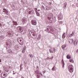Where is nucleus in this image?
Wrapping results in <instances>:
<instances>
[{
	"label": "nucleus",
	"instance_id": "obj_1",
	"mask_svg": "<svg viewBox=\"0 0 78 78\" xmlns=\"http://www.w3.org/2000/svg\"><path fill=\"white\" fill-rule=\"evenodd\" d=\"M44 31H49V33H51V34H53V33H54V30L51 27H50L49 30V29L48 28H47V29L45 30Z\"/></svg>",
	"mask_w": 78,
	"mask_h": 78
},
{
	"label": "nucleus",
	"instance_id": "obj_2",
	"mask_svg": "<svg viewBox=\"0 0 78 78\" xmlns=\"http://www.w3.org/2000/svg\"><path fill=\"white\" fill-rule=\"evenodd\" d=\"M16 30L20 33H22L23 31V28L20 26H18L16 28Z\"/></svg>",
	"mask_w": 78,
	"mask_h": 78
},
{
	"label": "nucleus",
	"instance_id": "obj_3",
	"mask_svg": "<svg viewBox=\"0 0 78 78\" xmlns=\"http://www.w3.org/2000/svg\"><path fill=\"white\" fill-rule=\"evenodd\" d=\"M69 71L70 73H72L73 72V66L72 65H69Z\"/></svg>",
	"mask_w": 78,
	"mask_h": 78
},
{
	"label": "nucleus",
	"instance_id": "obj_4",
	"mask_svg": "<svg viewBox=\"0 0 78 78\" xmlns=\"http://www.w3.org/2000/svg\"><path fill=\"white\" fill-rule=\"evenodd\" d=\"M58 20H62L63 19V16L61 13H60L58 16Z\"/></svg>",
	"mask_w": 78,
	"mask_h": 78
},
{
	"label": "nucleus",
	"instance_id": "obj_5",
	"mask_svg": "<svg viewBox=\"0 0 78 78\" xmlns=\"http://www.w3.org/2000/svg\"><path fill=\"white\" fill-rule=\"evenodd\" d=\"M6 36H8V37H12V34H11L10 31H9L7 32Z\"/></svg>",
	"mask_w": 78,
	"mask_h": 78
},
{
	"label": "nucleus",
	"instance_id": "obj_6",
	"mask_svg": "<svg viewBox=\"0 0 78 78\" xmlns=\"http://www.w3.org/2000/svg\"><path fill=\"white\" fill-rule=\"evenodd\" d=\"M12 44V41L10 40H9L8 41L6 42V45H9V44Z\"/></svg>",
	"mask_w": 78,
	"mask_h": 78
},
{
	"label": "nucleus",
	"instance_id": "obj_7",
	"mask_svg": "<svg viewBox=\"0 0 78 78\" xmlns=\"http://www.w3.org/2000/svg\"><path fill=\"white\" fill-rule=\"evenodd\" d=\"M31 23L33 25H36V24H37V22L35 20H32Z\"/></svg>",
	"mask_w": 78,
	"mask_h": 78
},
{
	"label": "nucleus",
	"instance_id": "obj_8",
	"mask_svg": "<svg viewBox=\"0 0 78 78\" xmlns=\"http://www.w3.org/2000/svg\"><path fill=\"white\" fill-rule=\"evenodd\" d=\"M49 51H50V53H53L54 51V52H55V48H54V49L51 48L49 50Z\"/></svg>",
	"mask_w": 78,
	"mask_h": 78
},
{
	"label": "nucleus",
	"instance_id": "obj_9",
	"mask_svg": "<svg viewBox=\"0 0 78 78\" xmlns=\"http://www.w3.org/2000/svg\"><path fill=\"white\" fill-rule=\"evenodd\" d=\"M29 14L34 15V11L33 10H32L31 11H29Z\"/></svg>",
	"mask_w": 78,
	"mask_h": 78
},
{
	"label": "nucleus",
	"instance_id": "obj_10",
	"mask_svg": "<svg viewBox=\"0 0 78 78\" xmlns=\"http://www.w3.org/2000/svg\"><path fill=\"white\" fill-rule=\"evenodd\" d=\"M14 48H15V50L17 51L19 50V46H18V45H16L14 46Z\"/></svg>",
	"mask_w": 78,
	"mask_h": 78
},
{
	"label": "nucleus",
	"instance_id": "obj_11",
	"mask_svg": "<svg viewBox=\"0 0 78 78\" xmlns=\"http://www.w3.org/2000/svg\"><path fill=\"white\" fill-rule=\"evenodd\" d=\"M67 6V3L66 2H65L64 4V6H63V9L64 10H65L66 9V7Z\"/></svg>",
	"mask_w": 78,
	"mask_h": 78
},
{
	"label": "nucleus",
	"instance_id": "obj_12",
	"mask_svg": "<svg viewBox=\"0 0 78 78\" xmlns=\"http://www.w3.org/2000/svg\"><path fill=\"white\" fill-rule=\"evenodd\" d=\"M73 40L70 39L69 40V43L71 44H73Z\"/></svg>",
	"mask_w": 78,
	"mask_h": 78
},
{
	"label": "nucleus",
	"instance_id": "obj_13",
	"mask_svg": "<svg viewBox=\"0 0 78 78\" xmlns=\"http://www.w3.org/2000/svg\"><path fill=\"white\" fill-rule=\"evenodd\" d=\"M73 44L75 46H76V45L78 44V41H77L76 40H75V41H74Z\"/></svg>",
	"mask_w": 78,
	"mask_h": 78
},
{
	"label": "nucleus",
	"instance_id": "obj_14",
	"mask_svg": "<svg viewBox=\"0 0 78 78\" xmlns=\"http://www.w3.org/2000/svg\"><path fill=\"white\" fill-rule=\"evenodd\" d=\"M31 33H33L32 35H33V36H34V39L36 38V37H35V36H36V34H35V33H34V32H33V31H32L31 32Z\"/></svg>",
	"mask_w": 78,
	"mask_h": 78
},
{
	"label": "nucleus",
	"instance_id": "obj_15",
	"mask_svg": "<svg viewBox=\"0 0 78 78\" xmlns=\"http://www.w3.org/2000/svg\"><path fill=\"white\" fill-rule=\"evenodd\" d=\"M62 68H64V65H65V64L64 63V60L63 59L62 60Z\"/></svg>",
	"mask_w": 78,
	"mask_h": 78
},
{
	"label": "nucleus",
	"instance_id": "obj_16",
	"mask_svg": "<svg viewBox=\"0 0 78 78\" xmlns=\"http://www.w3.org/2000/svg\"><path fill=\"white\" fill-rule=\"evenodd\" d=\"M13 23V25H18V24H17V23L15 21H12Z\"/></svg>",
	"mask_w": 78,
	"mask_h": 78
},
{
	"label": "nucleus",
	"instance_id": "obj_17",
	"mask_svg": "<svg viewBox=\"0 0 78 78\" xmlns=\"http://www.w3.org/2000/svg\"><path fill=\"white\" fill-rule=\"evenodd\" d=\"M35 12H36L37 16H40V14L38 12L36 11V10H35Z\"/></svg>",
	"mask_w": 78,
	"mask_h": 78
},
{
	"label": "nucleus",
	"instance_id": "obj_18",
	"mask_svg": "<svg viewBox=\"0 0 78 78\" xmlns=\"http://www.w3.org/2000/svg\"><path fill=\"white\" fill-rule=\"evenodd\" d=\"M47 22L48 23H54V21H53L52 20H49V21H48Z\"/></svg>",
	"mask_w": 78,
	"mask_h": 78
},
{
	"label": "nucleus",
	"instance_id": "obj_19",
	"mask_svg": "<svg viewBox=\"0 0 78 78\" xmlns=\"http://www.w3.org/2000/svg\"><path fill=\"white\" fill-rule=\"evenodd\" d=\"M4 47L5 48H6V49L7 50V49L8 48H9V47H10V45H7L6 46H5V45H4Z\"/></svg>",
	"mask_w": 78,
	"mask_h": 78
},
{
	"label": "nucleus",
	"instance_id": "obj_20",
	"mask_svg": "<svg viewBox=\"0 0 78 78\" xmlns=\"http://www.w3.org/2000/svg\"><path fill=\"white\" fill-rule=\"evenodd\" d=\"M34 73L35 74V75H37V74H38V73H39V71L38 70L36 71Z\"/></svg>",
	"mask_w": 78,
	"mask_h": 78
},
{
	"label": "nucleus",
	"instance_id": "obj_21",
	"mask_svg": "<svg viewBox=\"0 0 78 78\" xmlns=\"http://www.w3.org/2000/svg\"><path fill=\"white\" fill-rule=\"evenodd\" d=\"M47 19H48L49 20H50L51 19V17L48 16L47 17Z\"/></svg>",
	"mask_w": 78,
	"mask_h": 78
},
{
	"label": "nucleus",
	"instance_id": "obj_22",
	"mask_svg": "<svg viewBox=\"0 0 78 78\" xmlns=\"http://www.w3.org/2000/svg\"><path fill=\"white\" fill-rule=\"evenodd\" d=\"M27 10L28 11H31L33 10L30 8H28Z\"/></svg>",
	"mask_w": 78,
	"mask_h": 78
},
{
	"label": "nucleus",
	"instance_id": "obj_23",
	"mask_svg": "<svg viewBox=\"0 0 78 78\" xmlns=\"http://www.w3.org/2000/svg\"><path fill=\"white\" fill-rule=\"evenodd\" d=\"M73 34H74V33L73 32L72 34L69 35V36H71V37L73 36Z\"/></svg>",
	"mask_w": 78,
	"mask_h": 78
},
{
	"label": "nucleus",
	"instance_id": "obj_24",
	"mask_svg": "<svg viewBox=\"0 0 78 78\" xmlns=\"http://www.w3.org/2000/svg\"><path fill=\"white\" fill-rule=\"evenodd\" d=\"M27 21V20L25 18H23V22H26Z\"/></svg>",
	"mask_w": 78,
	"mask_h": 78
},
{
	"label": "nucleus",
	"instance_id": "obj_25",
	"mask_svg": "<svg viewBox=\"0 0 78 78\" xmlns=\"http://www.w3.org/2000/svg\"><path fill=\"white\" fill-rule=\"evenodd\" d=\"M66 58H67V59H70V56H69V55H67V56H66Z\"/></svg>",
	"mask_w": 78,
	"mask_h": 78
},
{
	"label": "nucleus",
	"instance_id": "obj_26",
	"mask_svg": "<svg viewBox=\"0 0 78 78\" xmlns=\"http://www.w3.org/2000/svg\"><path fill=\"white\" fill-rule=\"evenodd\" d=\"M55 66H54L52 68V70L54 71V70H55Z\"/></svg>",
	"mask_w": 78,
	"mask_h": 78
},
{
	"label": "nucleus",
	"instance_id": "obj_27",
	"mask_svg": "<svg viewBox=\"0 0 78 78\" xmlns=\"http://www.w3.org/2000/svg\"><path fill=\"white\" fill-rule=\"evenodd\" d=\"M65 47H66V45H63L62 46V48H64Z\"/></svg>",
	"mask_w": 78,
	"mask_h": 78
},
{
	"label": "nucleus",
	"instance_id": "obj_28",
	"mask_svg": "<svg viewBox=\"0 0 78 78\" xmlns=\"http://www.w3.org/2000/svg\"><path fill=\"white\" fill-rule=\"evenodd\" d=\"M65 35L63 34L62 35V37L63 39H64V38H65Z\"/></svg>",
	"mask_w": 78,
	"mask_h": 78
},
{
	"label": "nucleus",
	"instance_id": "obj_29",
	"mask_svg": "<svg viewBox=\"0 0 78 78\" xmlns=\"http://www.w3.org/2000/svg\"><path fill=\"white\" fill-rule=\"evenodd\" d=\"M25 50L24 49H23L22 51V52L23 53H25Z\"/></svg>",
	"mask_w": 78,
	"mask_h": 78
},
{
	"label": "nucleus",
	"instance_id": "obj_30",
	"mask_svg": "<svg viewBox=\"0 0 78 78\" xmlns=\"http://www.w3.org/2000/svg\"><path fill=\"white\" fill-rule=\"evenodd\" d=\"M29 56H30V58H33V56H32V54H30L29 55Z\"/></svg>",
	"mask_w": 78,
	"mask_h": 78
},
{
	"label": "nucleus",
	"instance_id": "obj_31",
	"mask_svg": "<svg viewBox=\"0 0 78 78\" xmlns=\"http://www.w3.org/2000/svg\"><path fill=\"white\" fill-rule=\"evenodd\" d=\"M12 8H13V9H14V8H15V6H14V5H12Z\"/></svg>",
	"mask_w": 78,
	"mask_h": 78
},
{
	"label": "nucleus",
	"instance_id": "obj_32",
	"mask_svg": "<svg viewBox=\"0 0 78 78\" xmlns=\"http://www.w3.org/2000/svg\"><path fill=\"white\" fill-rule=\"evenodd\" d=\"M5 13H6V14H7V15H9V13H8V10L7 11H6V12H5Z\"/></svg>",
	"mask_w": 78,
	"mask_h": 78
},
{
	"label": "nucleus",
	"instance_id": "obj_33",
	"mask_svg": "<svg viewBox=\"0 0 78 78\" xmlns=\"http://www.w3.org/2000/svg\"><path fill=\"white\" fill-rule=\"evenodd\" d=\"M5 71H6L7 72H8V71H9V70H8V69H7V68H5Z\"/></svg>",
	"mask_w": 78,
	"mask_h": 78
},
{
	"label": "nucleus",
	"instance_id": "obj_34",
	"mask_svg": "<svg viewBox=\"0 0 78 78\" xmlns=\"http://www.w3.org/2000/svg\"><path fill=\"white\" fill-rule=\"evenodd\" d=\"M69 61L71 62H73V60L72 59L70 60Z\"/></svg>",
	"mask_w": 78,
	"mask_h": 78
},
{
	"label": "nucleus",
	"instance_id": "obj_35",
	"mask_svg": "<svg viewBox=\"0 0 78 78\" xmlns=\"http://www.w3.org/2000/svg\"><path fill=\"white\" fill-rule=\"evenodd\" d=\"M46 10L47 11H49V10H50L51 9H50L49 8V7H48L47 9H46Z\"/></svg>",
	"mask_w": 78,
	"mask_h": 78
},
{
	"label": "nucleus",
	"instance_id": "obj_36",
	"mask_svg": "<svg viewBox=\"0 0 78 78\" xmlns=\"http://www.w3.org/2000/svg\"><path fill=\"white\" fill-rule=\"evenodd\" d=\"M59 23L60 24H62L63 23V21H60L59 22Z\"/></svg>",
	"mask_w": 78,
	"mask_h": 78
},
{
	"label": "nucleus",
	"instance_id": "obj_37",
	"mask_svg": "<svg viewBox=\"0 0 78 78\" xmlns=\"http://www.w3.org/2000/svg\"><path fill=\"white\" fill-rule=\"evenodd\" d=\"M41 8H42L43 9H45V7L44 6L42 5L41 6Z\"/></svg>",
	"mask_w": 78,
	"mask_h": 78
},
{
	"label": "nucleus",
	"instance_id": "obj_38",
	"mask_svg": "<svg viewBox=\"0 0 78 78\" xmlns=\"http://www.w3.org/2000/svg\"><path fill=\"white\" fill-rule=\"evenodd\" d=\"M3 76L5 77H5L6 76V75L5 73H4L3 75Z\"/></svg>",
	"mask_w": 78,
	"mask_h": 78
},
{
	"label": "nucleus",
	"instance_id": "obj_39",
	"mask_svg": "<svg viewBox=\"0 0 78 78\" xmlns=\"http://www.w3.org/2000/svg\"><path fill=\"white\" fill-rule=\"evenodd\" d=\"M1 78H6V76L3 77V76H1Z\"/></svg>",
	"mask_w": 78,
	"mask_h": 78
},
{
	"label": "nucleus",
	"instance_id": "obj_40",
	"mask_svg": "<svg viewBox=\"0 0 78 78\" xmlns=\"http://www.w3.org/2000/svg\"><path fill=\"white\" fill-rule=\"evenodd\" d=\"M3 10H4V11H5V12H6L7 10L6 9H3Z\"/></svg>",
	"mask_w": 78,
	"mask_h": 78
},
{
	"label": "nucleus",
	"instance_id": "obj_41",
	"mask_svg": "<svg viewBox=\"0 0 78 78\" xmlns=\"http://www.w3.org/2000/svg\"><path fill=\"white\" fill-rule=\"evenodd\" d=\"M10 51H8V53H12V51L11 50Z\"/></svg>",
	"mask_w": 78,
	"mask_h": 78
},
{
	"label": "nucleus",
	"instance_id": "obj_42",
	"mask_svg": "<svg viewBox=\"0 0 78 78\" xmlns=\"http://www.w3.org/2000/svg\"><path fill=\"white\" fill-rule=\"evenodd\" d=\"M38 38L39 39H41V35H39V36H38Z\"/></svg>",
	"mask_w": 78,
	"mask_h": 78
},
{
	"label": "nucleus",
	"instance_id": "obj_43",
	"mask_svg": "<svg viewBox=\"0 0 78 78\" xmlns=\"http://www.w3.org/2000/svg\"><path fill=\"white\" fill-rule=\"evenodd\" d=\"M45 71H42V73H43V74L44 73H45Z\"/></svg>",
	"mask_w": 78,
	"mask_h": 78
},
{
	"label": "nucleus",
	"instance_id": "obj_44",
	"mask_svg": "<svg viewBox=\"0 0 78 78\" xmlns=\"http://www.w3.org/2000/svg\"><path fill=\"white\" fill-rule=\"evenodd\" d=\"M20 70H22V69H23V68L21 66V67H20Z\"/></svg>",
	"mask_w": 78,
	"mask_h": 78
},
{
	"label": "nucleus",
	"instance_id": "obj_45",
	"mask_svg": "<svg viewBox=\"0 0 78 78\" xmlns=\"http://www.w3.org/2000/svg\"><path fill=\"white\" fill-rule=\"evenodd\" d=\"M27 48V47L26 46H24L23 48V49H26V48Z\"/></svg>",
	"mask_w": 78,
	"mask_h": 78
},
{
	"label": "nucleus",
	"instance_id": "obj_46",
	"mask_svg": "<svg viewBox=\"0 0 78 78\" xmlns=\"http://www.w3.org/2000/svg\"><path fill=\"white\" fill-rule=\"evenodd\" d=\"M48 8V6H46V9H47V8Z\"/></svg>",
	"mask_w": 78,
	"mask_h": 78
},
{
	"label": "nucleus",
	"instance_id": "obj_47",
	"mask_svg": "<svg viewBox=\"0 0 78 78\" xmlns=\"http://www.w3.org/2000/svg\"><path fill=\"white\" fill-rule=\"evenodd\" d=\"M22 66H23V64H21V65H20V67H22Z\"/></svg>",
	"mask_w": 78,
	"mask_h": 78
},
{
	"label": "nucleus",
	"instance_id": "obj_48",
	"mask_svg": "<svg viewBox=\"0 0 78 78\" xmlns=\"http://www.w3.org/2000/svg\"><path fill=\"white\" fill-rule=\"evenodd\" d=\"M16 72L15 73H13V75H15V74H16Z\"/></svg>",
	"mask_w": 78,
	"mask_h": 78
},
{
	"label": "nucleus",
	"instance_id": "obj_49",
	"mask_svg": "<svg viewBox=\"0 0 78 78\" xmlns=\"http://www.w3.org/2000/svg\"><path fill=\"white\" fill-rule=\"evenodd\" d=\"M20 39V42H22V40L20 39V38H19Z\"/></svg>",
	"mask_w": 78,
	"mask_h": 78
},
{
	"label": "nucleus",
	"instance_id": "obj_50",
	"mask_svg": "<svg viewBox=\"0 0 78 78\" xmlns=\"http://www.w3.org/2000/svg\"><path fill=\"white\" fill-rule=\"evenodd\" d=\"M76 53H78V49L76 51Z\"/></svg>",
	"mask_w": 78,
	"mask_h": 78
},
{
	"label": "nucleus",
	"instance_id": "obj_51",
	"mask_svg": "<svg viewBox=\"0 0 78 78\" xmlns=\"http://www.w3.org/2000/svg\"><path fill=\"white\" fill-rule=\"evenodd\" d=\"M42 4H43V5H44V6H46L45 5V4L43 2Z\"/></svg>",
	"mask_w": 78,
	"mask_h": 78
},
{
	"label": "nucleus",
	"instance_id": "obj_52",
	"mask_svg": "<svg viewBox=\"0 0 78 78\" xmlns=\"http://www.w3.org/2000/svg\"><path fill=\"white\" fill-rule=\"evenodd\" d=\"M11 27L12 28H13V27H14V25L13 24L12 25Z\"/></svg>",
	"mask_w": 78,
	"mask_h": 78
},
{
	"label": "nucleus",
	"instance_id": "obj_53",
	"mask_svg": "<svg viewBox=\"0 0 78 78\" xmlns=\"http://www.w3.org/2000/svg\"><path fill=\"white\" fill-rule=\"evenodd\" d=\"M19 38H17V41H19Z\"/></svg>",
	"mask_w": 78,
	"mask_h": 78
},
{
	"label": "nucleus",
	"instance_id": "obj_54",
	"mask_svg": "<svg viewBox=\"0 0 78 78\" xmlns=\"http://www.w3.org/2000/svg\"><path fill=\"white\" fill-rule=\"evenodd\" d=\"M40 74H41V76H43V75H42V73H40Z\"/></svg>",
	"mask_w": 78,
	"mask_h": 78
},
{
	"label": "nucleus",
	"instance_id": "obj_55",
	"mask_svg": "<svg viewBox=\"0 0 78 78\" xmlns=\"http://www.w3.org/2000/svg\"><path fill=\"white\" fill-rule=\"evenodd\" d=\"M2 11H3V12H5V13L6 12V11H5V10H3Z\"/></svg>",
	"mask_w": 78,
	"mask_h": 78
},
{
	"label": "nucleus",
	"instance_id": "obj_56",
	"mask_svg": "<svg viewBox=\"0 0 78 78\" xmlns=\"http://www.w3.org/2000/svg\"><path fill=\"white\" fill-rule=\"evenodd\" d=\"M22 45H23V41L22 42Z\"/></svg>",
	"mask_w": 78,
	"mask_h": 78
},
{
	"label": "nucleus",
	"instance_id": "obj_57",
	"mask_svg": "<svg viewBox=\"0 0 78 78\" xmlns=\"http://www.w3.org/2000/svg\"><path fill=\"white\" fill-rule=\"evenodd\" d=\"M37 77H38L40 76H38V75H37Z\"/></svg>",
	"mask_w": 78,
	"mask_h": 78
},
{
	"label": "nucleus",
	"instance_id": "obj_58",
	"mask_svg": "<svg viewBox=\"0 0 78 78\" xmlns=\"http://www.w3.org/2000/svg\"><path fill=\"white\" fill-rule=\"evenodd\" d=\"M1 26H2V24L0 23V27H1Z\"/></svg>",
	"mask_w": 78,
	"mask_h": 78
},
{
	"label": "nucleus",
	"instance_id": "obj_59",
	"mask_svg": "<svg viewBox=\"0 0 78 78\" xmlns=\"http://www.w3.org/2000/svg\"><path fill=\"white\" fill-rule=\"evenodd\" d=\"M40 78V76H39L38 77H37V78Z\"/></svg>",
	"mask_w": 78,
	"mask_h": 78
},
{
	"label": "nucleus",
	"instance_id": "obj_60",
	"mask_svg": "<svg viewBox=\"0 0 78 78\" xmlns=\"http://www.w3.org/2000/svg\"><path fill=\"white\" fill-rule=\"evenodd\" d=\"M38 11H40V10H39V9H38Z\"/></svg>",
	"mask_w": 78,
	"mask_h": 78
},
{
	"label": "nucleus",
	"instance_id": "obj_61",
	"mask_svg": "<svg viewBox=\"0 0 78 78\" xmlns=\"http://www.w3.org/2000/svg\"><path fill=\"white\" fill-rule=\"evenodd\" d=\"M35 9H36V10H37V8H35Z\"/></svg>",
	"mask_w": 78,
	"mask_h": 78
},
{
	"label": "nucleus",
	"instance_id": "obj_62",
	"mask_svg": "<svg viewBox=\"0 0 78 78\" xmlns=\"http://www.w3.org/2000/svg\"><path fill=\"white\" fill-rule=\"evenodd\" d=\"M19 44H20V45H22V44H21V43H19Z\"/></svg>",
	"mask_w": 78,
	"mask_h": 78
},
{
	"label": "nucleus",
	"instance_id": "obj_63",
	"mask_svg": "<svg viewBox=\"0 0 78 78\" xmlns=\"http://www.w3.org/2000/svg\"><path fill=\"white\" fill-rule=\"evenodd\" d=\"M1 59H0V62H1Z\"/></svg>",
	"mask_w": 78,
	"mask_h": 78
},
{
	"label": "nucleus",
	"instance_id": "obj_64",
	"mask_svg": "<svg viewBox=\"0 0 78 78\" xmlns=\"http://www.w3.org/2000/svg\"><path fill=\"white\" fill-rule=\"evenodd\" d=\"M21 78H24V77H22Z\"/></svg>",
	"mask_w": 78,
	"mask_h": 78
}]
</instances>
